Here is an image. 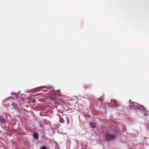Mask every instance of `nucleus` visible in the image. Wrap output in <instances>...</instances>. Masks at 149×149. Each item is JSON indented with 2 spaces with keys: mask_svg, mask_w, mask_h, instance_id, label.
<instances>
[{
  "mask_svg": "<svg viewBox=\"0 0 149 149\" xmlns=\"http://www.w3.org/2000/svg\"><path fill=\"white\" fill-rule=\"evenodd\" d=\"M105 139L107 141H113L116 139V137L115 135L108 134L105 136Z\"/></svg>",
  "mask_w": 149,
  "mask_h": 149,
  "instance_id": "1",
  "label": "nucleus"
},
{
  "mask_svg": "<svg viewBox=\"0 0 149 149\" xmlns=\"http://www.w3.org/2000/svg\"><path fill=\"white\" fill-rule=\"evenodd\" d=\"M131 106L130 109H132V110H134L136 109V106H137V103H134V102H132L131 103Z\"/></svg>",
  "mask_w": 149,
  "mask_h": 149,
  "instance_id": "2",
  "label": "nucleus"
},
{
  "mask_svg": "<svg viewBox=\"0 0 149 149\" xmlns=\"http://www.w3.org/2000/svg\"><path fill=\"white\" fill-rule=\"evenodd\" d=\"M12 106L13 107V109L16 111L17 107V104L15 102H13L12 104Z\"/></svg>",
  "mask_w": 149,
  "mask_h": 149,
  "instance_id": "3",
  "label": "nucleus"
},
{
  "mask_svg": "<svg viewBox=\"0 0 149 149\" xmlns=\"http://www.w3.org/2000/svg\"><path fill=\"white\" fill-rule=\"evenodd\" d=\"M111 104L113 106H116L117 105V102L115 100H111Z\"/></svg>",
  "mask_w": 149,
  "mask_h": 149,
  "instance_id": "4",
  "label": "nucleus"
},
{
  "mask_svg": "<svg viewBox=\"0 0 149 149\" xmlns=\"http://www.w3.org/2000/svg\"><path fill=\"white\" fill-rule=\"evenodd\" d=\"M45 86H40L36 88H34V90L36 91H39L41 88H45Z\"/></svg>",
  "mask_w": 149,
  "mask_h": 149,
  "instance_id": "5",
  "label": "nucleus"
},
{
  "mask_svg": "<svg viewBox=\"0 0 149 149\" xmlns=\"http://www.w3.org/2000/svg\"><path fill=\"white\" fill-rule=\"evenodd\" d=\"M33 136L35 139H38V134L37 133H34L33 134Z\"/></svg>",
  "mask_w": 149,
  "mask_h": 149,
  "instance_id": "6",
  "label": "nucleus"
},
{
  "mask_svg": "<svg viewBox=\"0 0 149 149\" xmlns=\"http://www.w3.org/2000/svg\"><path fill=\"white\" fill-rule=\"evenodd\" d=\"M141 107H142L143 108L145 109V108L143 107V105H141L137 103V106H136V109H141Z\"/></svg>",
  "mask_w": 149,
  "mask_h": 149,
  "instance_id": "7",
  "label": "nucleus"
},
{
  "mask_svg": "<svg viewBox=\"0 0 149 149\" xmlns=\"http://www.w3.org/2000/svg\"><path fill=\"white\" fill-rule=\"evenodd\" d=\"M89 125L92 128L95 127H96V124L95 123L90 122L89 123Z\"/></svg>",
  "mask_w": 149,
  "mask_h": 149,
  "instance_id": "8",
  "label": "nucleus"
},
{
  "mask_svg": "<svg viewBox=\"0 0 149 149\" xmlns=\"http://www.w3.org/2000/svg\"><path fill=\"white\" fill-rule=\"evenodd\" d=\"M40 149H49L47 148L45 146H43L42 147H41Z\"/></svg>",
  "mask_w": 149,
  "mask_h": 149,
  "instance_id": "9",
  "label": "nucleus"
},
{
  "mask_svg": "<svg viewBox=\"0 0 149 149\" xmlns=\"http://www.w3.org/2000/svg\"><path fill=\"white\" fill-rule=\"evenodd\" d=\"M1 121L3 122H4L5 121V120L4 118H3L2 119H0V121Z\"/></svg>",
  "mask_w": 149,
  "mask_h": 149,
  "instance_id": "10",
  "label": "nucleus"
},
{
  "mask_svg": "<svg viewBox=\"0 0 149 149\" xmlns=\"http://www.w3.org/2000/svg\"><path fill=\"white\" fill-rule=\"evenodd\" d=\"M143 110L145 111H146L147 112H148V111L145 108V109L143 108Z\"/></svg>",
  "mask_w": 149,
  "mask_h": 149,
  "instance_id": "11",
  "label": "nucleus"
},
{
  "mask_svg": "<svg viewBox=\"0 0 149 149\" xmlns=\"http://www.w3.org/2000/svg\"><path fill=\"white\" fill-rule=\"evenodd\" d=\"M144 115L145 116H146L148 115V113L146 112L144 113Z\"/></svg>",
  "mask_w": 149,
  "mask_h": 149,
  "instance_id": "12",
  "label": "nucleus"
},
{
  "mask_svg": "<svg viewBox=\"0 0 149 149\" xmlns=\"http://www.w3.org/2000/svg\"><path fill=\"white\" fill-rule=\"evenodd\" d=\"M14 94H15V95H16V94L15 93H11V95H13Z\"/></svg>",
  "mask_w": 149,
  "mask_h": 149,
  "instance_id": "13",
  "label": "nucleus"
},
{
  "mask_svg": "<svg viewBox=\"0 0 149 149\" xmlns=\"http://www.w3.org/2000/svg\"><path fill=\"white\" fill-rule=\"evenodd\" d=\"M131 100H129V102H130H130H131Z\"/></svg>",
  "mask_w": 149,
  "mask_h": 149,
  "instance_id": "14",
  "label": "nucleus"
},
{
  "mask_svg": "<svg viewBox=\"0 0 149 149\" xmlns=\"http://www.w3.org/2000/svg\"><path fill=\"white\" fill-rule=\"evenodd\" d=\"M66 118H67L68 119V118L66 117Z\"/></svg>",
  "mask_w": 149,
  "mask_h": 149,
  "instance_id": "15",
  "label": "nucleus"
}]
</instances>
